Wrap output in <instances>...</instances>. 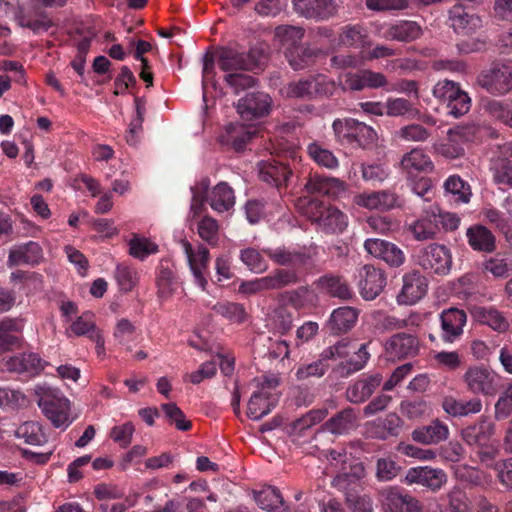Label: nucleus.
Wrapping results in <instances>:
<instances>
[{
    "label": "nucleus",
    "mask_w": 512,
    "mask_h": 512,
    "mask_svg": "<svg viewBox=\"0 0 512 512\" xmlns=\"http://www.w3.org/2000/svg\"><path fill=\"white\" fill-rule=\"evenodd\" d=\"M384 512H424L422 503L400 487H390L381 492Z\"/></svg>",
    "instance_id": "13"
},
{
    "label": "nucleus",
    "mask_w": 512,
    "mask_h": 512,
    "mask_svg": "<svg viewBox=\"0 0 512 512\" xmlns=\"http://www.w3.org/2000/svg\"><path fill=\"white\" fill-rule=\"evenodd\" d=\"M269 46L263 42L250 47L247 52L232 47L217 49V63L225 72L253 71L263 69L268 59Z\"/></svg>",
    "instance_id": "1"
},
{
    "label": "nucleus",
    "mask_w": 512,
    "mask_h": 512,
    "mask_svg": "<svg viewBox=\"0 0 512 512\" xmlns=\"http://www.w3.org/2000/svg\"><path fill=\"white\" fill-rule=\"evenodd\" d=\"M214 311L231 323L242 324L247 321L249 314L244 304L237 302H218L213 307Z\"/></svg>",
    "instance_id": "51"
},
{
    "label": "nucleus",
    "mask_w": 512,
    "mask_h": 512,
    "mask_svg": "<svg viewBox=\"0 0 512 512\" xmlns=\"http://www.w3.org/2000/svg\"><path fill=\"white\" fill-rule=\"evenodd\" d=\"M327 414L328 410L326 408L312 409L300 418L293 421L292 430L294 433L302 435L305 430L324 420Z\"/></svg>",
    "instance_id": "59"
},
{
    "label": "nucleus",
    "mask_w": 512,
    "mask_h": 512,
    "mask_svg": "<svg viewBox=\"0 0 512 512\" xmlns=\"http://www.w3.org/2000/svg\"><path fill=\"white\" fill-rule=\"evenodd\" d=\"M402 280L403 286L397 297L399 303L415 304L427 293L428 281L419 271L405 273Z\"/></svg>",
    "instance_id": "23"
},
{
    "label": "nucleus",
    "mask_w": 512,
    "mask_h": 512,
    "mask_svg": "<svg viewBox=\"0 0 512 512\" xmlns=\"http://www.w3.org/2000/svg\"><path fill=\"white\" fill-rule=\"evenodd\" d=\"M358 277L360 294L365 300L375 299L386 285L384 272L370 264L361 267Z\"/></svg>",
    "instance_id": "21"
},
{
    "label": "nucleus",
    "mask_w": 512,
    "mask_h": 512,
    "mask_svg": "<svg viewBox=\"0 0 512 512\" xmlns=\"http://www.w3.org/2000/svg\"><path fill=\"white\" fill-rule=\"evenodd\" d=\"M479 85L494 96L504 95L512 90V63H497L478 77Z\"/></svg>",
    "instance_id": "11"
},
{
    "label": "nucleus",
    "mask_w": 512,
    "mask_h": 512,
    "mask_svg": "<svg viewBox=\"0 0 512 512\" xmlns=\"http://www.w3.org/2000/svg\"><path fill=\"white\" fill-rule=\"evenodd\" d=\"M338 43L342 46L360 49L361 53L372 45L367 29L361 24H347L340 28Z\"/></svg>",
    "instance_id": "31"
},
{
    "label": "nucleus",
    "mask_w": 512,
    "mask_h": 512,
    "mask_svg": "<svg viewBox=\"0 0 512 512\" xmlns=\"http://www.w3.org/2000/svg\"><path fill=\"white\" fill-rule=\"evenodd\" d=\"M448 436V426L439 419H434L429 425L418 427L411 433V437L415 442L424 445L438 444L445 441Z\"/></svg>",
    "instance_id": "35"
},
{
    "label": "nucleus",
    "mask_w": 512,
    "mask_h": 512,
    "mask_svg": "<svg viewBox=\"0 0 512 512\" xmlns=\"http://www.w3.org/2000/svg\"><path fill=\"white\" fill-rule=\"evenodd\" d=\"M275 37L285 47H294L301 44L304 37V29L291 25H280L275 29Z\"/></svg>",
    "instance_id": "58"
},
{
    "label": "nucleus",
    "mask_w": 512,
    "mask_h": 512,
    "mask_svg": "<svg viewBox=\"0 0 512 512\" xmlns=\"http://www.w3.org/2000/svg\"><path fill=\"white\" fill-rule=\"evenodd\" d=\"M477 318L480 323L489 326L498 333H505L509 330L508 319L495 307H482L477 311Z\"/></svg>",
    "instance_id": "50"
},
{
    "label": "nucleus",
    "mask_w": 512,
    "mask_h": 512,
    "mask_svg": "<svg viewBox=\"0 0 512 512\" xmlns=\"http://www.w3.org/2000/svg\"><path fill=\"white\" fill-rule=\"evenodd\" d=\"M332 129L336 142L353 149H367L377 139V133L371 126L353 118L335 119Z\"/></svg>",
    "instance_id": "3"
},
{
    "label": "nucleus",
    "mask_w": 512,
    "mask_h": 512,
    "mask_svg": "<svg viewBox=\"0 0 512 512\" xmlns=\"http://www.w3.org/2000/svg\"><path fill=\"white\" fill-rule=\"evenodd\" d=\"M256 128L240 123H230L220 136L223 145L233 148L236 152L245 149L247 143L256 135Z\"/></svg>",
    "instance_id": "30"
},
{
    "label": "nucleus",
    "mask_w": 512,
    "mask_h": 512,
    "mask_svg": "<svg viewBox=\"0 0 512 512\" xmlns=\"http://www.w3.org/2000/svg\"><path fill=\"white\" fill-rule=\"evenodd\" d=\"M494 432L495 425L486 418L481 417L477 423L463 428L461 430V437L467 445L476 448L490 442Z\"/></svg>",
    "instance_id": "33"
},
{
    "label": "nucleus",
    "mask_w": 512,
    "mask_h": 512,
    "mask_svg": "<svg viewBox=\"0 0 512 512\" xmlns=\"http://www.w3.org/2000/svg\"><path fill=\"white\" fill-rule=\"evenodd\" d=\"M512 414V383L500 393L498 400L494 405V417L497 421H502Z\"/></svg>",
    "instance_id": "63"
},
{
    "label": "nucleus",
    "mask_w": 512,
    "mask_h": 512,
    "mask_svg": "<svg viewBox=\"0 0 512 512\" xmlns=\"http://www.w3.org/2000/svg\"><path fill=\"white\" fill-rule=\"evenodd\" d=\"M364 250L376 259L385 262L390 268H399L406 261L404 251L395 243L380 238H367Z\"/></svg>",
    "instance_id": "12"
},
{
    "label": "nucleus",
    "mask_w": 512,
    "mask_h": 512,
    "mask_svg": "<svg viewBox=\"0 0 512 512\" xmlns=\"http://www.w3.org/2000/svg\"><path fill=\"white\" fill-rule=\"evenodd\" d=\"M93 314L83 313L72 324L71 330L77 336H88L95 344L98 354L104 352L105 341L102 334L96 329Z\"/></svg>",
    "instance_id": "42"
},
{
    "label": "nucleus",
    "mask_w": 512,
    "mask_h": 512,
    "mask_svg": "<svg viewBox=\"0 0 512 512\" xmlns=\"http://www.w3.org/2000/svg\"><path fill=\"white\" fill-rule=\"evenodd\" d=\"M467 314L464 310L451 307L440 313V338L444 343L458 341L464 333Z\"/></svg>",
    "instance_id": "14"
},
{
    "label": "nucleus",
    "mask_w": 512,
    "mask_h": 512,
    "mask_svg": "<svg viewBox=\"0 0 512 512\" xmlns=\"http://www.w3.org/2000/svg\"><path fill=\"white\" fill-rule=\"evenodd\" d=\"M276 406V398L265 388L253 392L247 405V416L260 420Z\"/></svg>",
    "instance_id": "41"
},
{
    "label": "nucleus",
    "mask_w": 512,
    "mask_h": 512,
    "mask_svg": "<svg viewBox=\"0 0 512 512\" xmlns=\"http://www.w3.org/2000/svg\"><path fill=\"white\" fill-rule=\"evenodd\" d=\"M38 406L55 428L65 430L76 417H71V402L63 394L47 392L40 397Z\"/></svg>",
    "instance_id": "8"
},
{
    "label": "nucleus",
    "mask_w": 512,
    "mask_h": 512,
    "mask_svg": "<svg viewBox=\"0 0 512 512\" xmlns=\"http://www.w3.org/2000/svg\"><path fill=\"white\" fill-rule=\"evenodd\" d=\"M262 252L276 265L287 267L276 270L294 271L297 276L296 284L300 282L301 275L311 265V255L305 249H292L290 247L264 248Z\"/></svg>",
    "instance_id": "7"
},
{
    "label": "nucleus",
    "mask_w": 512,
    "mask_h": 512,
    "mask_svg": "<svg viewBox=\"0 0 512 512\" xmlns=\"http://www.w3.org/2000/svg\"><path fill=\"white\" fill-rule=\"evenodd\" d=\"M422 34L420 25L415 21L402 20L391 25L385 32L387 39L400 42H411Z\"/></svg>",
    "instance_id": "45"
},
{
    "label": "nucleus",
    "mask_w": 512,
    "mask_h": 512,
    "mask_svg": "<svg viewBox=\"0 0 512 512\" xmlns=\"http://www.w3.org/2000/svg\"><path fill=\"white\" fill-rule=\"evenodd\" d=\"M307 153L309 157L319 166L333 170L338 168L339 161L332 151L325 148L317 141H313L307 145Z\"/></svg>",
    "instance_id": "54"
},
{
    "label": "nucleus",
    "mask_w": 512,
    "mask_h": 512,
    "mask_svg": "<svg viewBox=\"0 0 512 512\" xmlns=\"http://www.w3.org/2000/svg\"><path fill=\"white\" fill-rule=\"evenodd\" d=\"M403 424V420L396 413H389L384 418H380L375 422L377 428L376 437L382 440H386L389 437H397L402 431Z\"/></svg>",
    "instance_id": "53"
},
{
    "label": "nucleus",
    "mask_w": 512,
    "mask_h": 512,
    "mask_svg": "<svg viewBox=\"0 0 512 512\" xmlns=\"http://www.w3.org/2000/svg\"><path fill=\"white\" fill-rule=\"evenodd\" d=\"M385 351L393 361L414 357L419 351V341L412 334L397 333L386 342Z\"/></svg>",
    "instance_id": "24"
},
{
    "label": "nucleus",
    "mask_w": 512,
    "mask_h": 512,
    "mask_svg": "<svg viewBox=\"0 0 512 512\" xmlns=\"http://www.w3.org/2000/svg\"><path fill=\"white\" fill-rule=\"evenodd\" d=\"M444 189L447 193L455 196V200L468 203L472 192L470 185L458 175L449 176L444 182Z\"/></svg>",
    "instance_id": "56"
},
{
    "label": "nucleus",
    "mask_w": 512,
    "mask_h": 512,
    "mask_svg": "<svg viewBox=\"0 0 512 512\" xmlns=\"http://www.w3.org/2000/svg\"><path fill=\"white\" fill-rule=\"evenodd\" d=\"M469 392L474 395L494 397L502 388L501 377L484 365H472L462 377Z\"/></svg>",
    "instance_id": "5"
},
{
    "label": "nucleus",
    "mask_w": 512,
    "mask_h": 512,
    "mask_svg": "<svg viewBox=\"0 0 512 512\" xmlns=\"http://www.w3.org/2000/svg\"><path fill=\"white\" fill-rule=\"evenodd\" d=\"M43 259V250L39 243L29 241L27 243L14 246L8 255V266L15 267L20 265L34 266Z\"/></svg>",
    "instance_id": "28"
},
{
    "label": "nucleus",
    "mask_w": 512,
    "mask_h": 512,
    "mask_svg": "<svg viewBox=\"0 0 512 512\" xmlns=\"http://www.w3.org/2000/svg\"><path fill=\"white\" fill-rule=\"evenodd\" d=\"M438 206H431L429 210H425L424 214L412 221L407 231L412 235L413 239L419 242L434 240L439 232Z\"/></svg>",
    "instance_id": "22"
},
{
    "label": "nucleus",
    "mask_w": 512,
    "mask_h": 512,
    "mask_svg": "<svg viewBox=\"0 0 512 512\" xmlns=\"http://www.w3.org/2000/svg\"><path fill=\"white\" fill-rule=\"evenodd\" d=\"M24 320L5 317L0 320V350H10L21 342Z\"/></svg>",
    "instance_id": "38"
},
{
    "label": "nucleus",
    "mask_w": 512,
    "mask_h": 512,
    "mask_svg": "<svg viewBox=\"0 0 512 512\" xmlns=\"http://www.w3.org/2000/svg\"><path fill=\"white\" fill-rule=\"evenodd\" d=\"M493 181L501 190L512 189V161L507 157L493 159L490 164Z\"/></svg>",
    "instance_id": "49"
},
{
    "label": "nucleus",
    "mask_w": 512,
    "mask_h": 512,
    "mask_svg": "<svg viewBox=\"0 0 512 512\" xmlns=\"http://www.w3.org/2000/svg\"><path fill=\"white\" fill-rule=\"evenodd\" d=\"M180 282L173 264L168 259H162L156 269L157 297L161 301L170 299L177 290Z\"/></svg>",
    "instance_id": "26"
},
{
    "label": "nucleus",
    "mask_w": 512,
    "mask_h": 512,
    "mask_svg": "<svg viewBox=\"0 0 512 512\" xmlns=\"http://www.w3.org/2000/svg\"><path fill=\"white\" fill-rule=\"evenodd\" d=\"M209 204L218 213L229 211L235 205L234 190L226 182L218 183L211 192Z\"/></svg>",
    "instance_id": "46"
},
{
    "label": "nucleus",
    "mask_w": 512,
    "mask_h": 512,
    "mask_svg": "<svg viewBox=\"0 0 512 512\" xmlns=\"http://www.w3.org/2000/svg\"><path fill=\"white\" fill-rule=\"evenodd\" d=\"M297 276L294 271L273 270L264 277L243 281L238 288L239 293L254 295L270 290H281L296 284Z\"/></svg>",
    "instance_id": "9"
},
{
    "label": "nucleus",
    "mask_w": 512,
    "mask_h": 512,
    "mask_svg": "<svg viewBox=\"0 0 512 512\" xmlns=\"http://www.w3.org/2000/svg\"><path fill=\"white\" fill-rule=\"evenodd\" d=\"M487 223L503 234L505 240L512 246V221L497 208L489 207L482 210Z\"/></svg>",
    "instance_id": "48"
},
{
    "label": "nucleus",
    "mask_w": 512,
    "mask_h": 512,
    "mask_svg": "<svg viewBox=\"0 0 512 512\" xmlns=\"http://www.w3.org/2000/svg\"><path fill=\"white\" fill-rule=\"evenodd\" d=\"M318 286L329 296L341 300H349L353 297V291L347 281L339 275L326 274L318 279Z\"/></svg>",
    "instance_id": "44"
},
{
    "label": "nucleus",
    "mask_w": 512,
    "mask_h": 512,
    "mask_svg": "<svg viewBox=\"0 0 512 512\" xmlns=\"http://www.w3.org/2000/svg\"><path fill=\"white\" fill-rule=\"evenodd\" d=\"M401 169L408 175L412 176L414 173H429L434 169V164L428 154L420 148H414L405 153L400 161Z\"/></svg>",
    "instance_id": "40"
},
{
    "label": "nucleus",
    "mask_w": 512,
    "mask_h": 512,
    "mask_svg": "<svg viewBox=\"0 0 512 512\" xmlns=\"http://www.w3.org/2000/svg\"><path fill=\"white\" fill-rule=\"evenodd\" d=\"M16 437L24 439L30 445H43L48 441L43 427L36 421H26L22 423L16 430Z\"/></svg>",
    "instance_id": "52"
},
{
    "label": "nucleus",
    "mask_w": 512,
    "mask_h": 512,
    "mask_svg": "<svg viewBox=\"0 0 512 512\" xmlns=\"http://www.w3.org/2000/svg\"><path fill=\"white\" fill-rule=\"evenodd\" d=\"M272 107V99L265 92H250L239 99L237 111L247 121L267 116Z\"/></svg>",
    "instance_id": "18"
},
{
    "label": "nucleus",
    "mask_w": 512,
    "mask_h": 512,
    "mask_svg": "<svg viewBox=\"0 0 512 512\" xmlns=\"http://www.w3.org/2000/svg\"><path fill=\"white\" fill-rule=\"evenodd\" d=\"M330 368V361L324 359V354L321 352L319 358L309 364H302L296 370V378L298 380H306L310 377L320 378Z\"/></svg>",
    "instance_id": "55"
},
{
    "label": "nucleus",
    "mask_w": 512,
    "mask_h": 512,
    "mask_svg": "<svg viewBox=\"0 0 512 512\" xmlns=\"http://www.w3.org/2000/svg\"><path fill=\"white\" fill-rule=\"evenodd\" d=\"M240 259L254 273H263L268 269V262L262 253L253 247L242 249Z\"/></svg>",
    "instance_id": "60"
},
{
    "label": "nucleus",
    "mask_w": 512,
    "mask_h": 512,
    "mask_svg": "<svg viewBox=\"0 0 512 512\" xmlns=\"http://www.w3.org/2000/svg\"><path fill=\"white\" fill-rule=\"evenodd\" d=\"M115 279L121 291L129 292L138 283V272L134 267L121 263L116 266Z\"/></svg>",
    "instance_id": "61"
},
{
    "label": "nucleus",
    "mask_w": 512,
    "mask_h": 512,
    "mask_svg": "<svg viewBox=\"0 0 512 512\" xmlns=\"http://www.w3.org/2000/svg\"><path fill=\"white\" fill-rule=\"evenodd\" d=\"M358 316V310L350 306L334 309L328 321L331 333L340 335L350 331L355 326Z\"/></svg>",
    "instance_id": "39"
},
{
    "label": "nucleus",
    "mask_w": 512,
    "mask_h": 512,
    "mask_svg": "<svg viewBox=\"0 0 512 512\" xmlns=\"http://www.w3.org/2000/svg\"><path fill=\"white\" fill-rule=\"evenodd\" d=\"M382 382L383 376L380 373L362 374L346 388V400L357 405L365 403L381 386Z\"/></svg>",
    "instance_id": "17"
},
{
    "label": "nucleus",
    "mask_w": 512,
    "mask_h": 512,
    "mask_svg": "<svg viewBox=\"0 0 512 512\" xmlns=\"http://www.w3.org/2000/svg\"><path fill=\"white\" fill-rule=\"evenodd\" d=\"M449 26L459 35H472L483 26L481 17L462 5L449 10Z\"/></svg>",
    "instance_id": "19"
},
{
    "label": "nucleus",
    "mask_w": 512,
    "mask_h": 512,
    "mask_svg": "<svg viewBox=\"0 0 512 512\" xmlns=\"http://www.w3.org/2000/svg\"><path fill=\"white\" fill-rule=\"evenodd\" d=\"M443 411L452 418H464L481 412L483 404L479 397L469 399L446 395L441 402Z\"/></svg>",
    "instance_id": "25"
},
{
    "label": "nucleus",
    "mask_w": 512,
    "mask_h": 512,
    "mask_svg": "<svg viewBox=\"0 0 512 512\" xmlns=\"http://www.w3.org/2000/svg\"><path fill=\"white\" fill-rule=\"evenodd\" d=\"M466 238L471 249L476 252L490 254L497 248L495 235L482 224H474L467 228Z\"/></svg>",
    "instance_id": "32"
},
{
    "label": "nucleus",
    "mask_w": 512,
    "mask_h": 512,
    "mask_svg": "<svg viewBox=\"0 0 512 512\" xmlns=\"http://www.w3.org/2000/svg\"><path fill=\"white\" fill-rule=\"evenodd\" d=\"M464 93L465 91L460 88L458 83L450 80L439 81L433 88L434 97L446 106Z\"/></svg>",
    "instance_id": "57"
},
{
    "label": "nucleus",
    "mask_w": 512,
    "mask_h": 512,
    "mask_svg": "<svg viewBox=\"0 0 512 512\" xmlns=\"http://www.w3.org/2000/svg\"><path fill=\"white\" fill-rule=\"evenodd\" d=\"M470 128L457 126L448 130L447 141L437 148L444 157L456 159L464 154L462 143L469 140Z\"/></svg>",
    "instance_id": "34"
},
{
    "label": "nucleus",
    "mask_w": 512,
    "mask_h": 512,
    "mask_svg": "<svg viewBox=\"0 0 512 512\" xmlns=\"http://www.w3.org/2000/svg\"><path fill=\"white\" fill-rule=\"evenodd\" d=\"M253 499L258 507L266 512H290L281 491L272 485H265L259 490H253Z\"/></svg>",
    "instance_id": "27"
},
{
    "label": "nucleus",
    "mask_w": 512,
    "mask_h": 512,
    "mask_svg": "<svg viewBox=\"0 0 512 512\" xmlns=\"http://www.w3.org/2000/svg\"><path fill=\"white\" fill-rule=\"evenodd\" d=\"M158 252V245L147 238L134 236L129 241V254L137 259L144 260L151 254Z\"/></svg>",
    "instance_id": "62"
},
{
    "label": "nucleus",
    "mask_w": 512,
    "mask_h": 512,
    "mask_svg": "<svg viewBox=\"0 0 512 512\" xmlns=\"http://www.w3.org/2000/svg\"><path fill=\"white\" fill-rule=\"evenodd\" d=\"M296 158V151L289 149L283 159H269L259 163V177L268 185L275 187L280 194L286 192L296 181L293 168L284 159Z\"/></svg>",
    "instance_id": "4"
},
{
    "label": "nucleus",
    "mask_w": 512,
    "mask_h": 512,
    "mask_svg": "<svg viewBox=\"0 0 512 512\" xmlns=\"http://www.w3.org/2000/svg\"><path fill=\"white\" fill-rule=\"evenodd\" d=\"M370 357L367 351V344L363 343L360 345L358 350L355 352V356L347 361H342L336 365L333 369L334 373L341 377L347 378L350 375L362 370Z\"/></svg>",
    "instance_id": "47"
},
{
    "label": "nucleus",
    "mask_w": 512,
    "mask_h": 512,
    "mask_svg": "<svg viewBox=\"0 0 512 512\" xmlns=\"http://www.w3.org/2000/svg\"><path fill=\"white\" fill-rule=\"evenodd\" d=\"M320 55V49L303 44L288 47L285 50V57L294 70H302L315 65Z\"/></svg>",
    "instance_id": "37"
},
{
    "label": "nucleus",
    "mask_w": 512,
    "mask_h": 512,
    "mask_svg": "<svg viewBox=\"0 0 512 512\" xmlns=\"http://www.w3.org/2000/svg\"><path fill=\"white\" fill-rule=\"evenodd\" d=\"M364 467L362 464H355L349 471L338 473L332 480V486L345 494L356 493L360 487V480L364 477Z\"/></svg>",
    "instance_id": "43"
},
{
    "label": "nucleus",
    "mask_w": 512,
    "mask_h": 512,
    "mask_svg": "<svg viewBox=\"0 0 512 512\" xmlns=\"http://www.w3.org/2000/svg\"><path fill=\"white\" fill-rule=\"evenodd\" d=\"M294 9L306 18L325 20L336 12L333 0H292Z\"/></svg>",
    "instance_id": "29"
},
{
    "label": "nucleus",
    "mask_w": 512,
    "mask_h": 512,
    "mask_svg": "<svg viewBox=\"0 0 512 512\" xmlns=\"http://www.w3.org/2000/svg\"><path fill=\"white\" fill-rule=\"evenodd\" d=\"M302 212L317 229L328 233H342L348 226L345 213L332 205H326L318 199H309L302 205Z\"/></svg>",
    "instance_id": "2"
},
{
    "label": "nucleus",
    "mask_w": 512,
    "mask_h": 512,
    "mask_svg": "<svg viewBox=\"0 0 512 512\" xmlns=\"http://www.w3.org/2000/svg\"><path fill=\"white\" fill-rule=\"evenodd\" d=\"M334 90V81L319 73L290 82L285 88V93L289 98L312 100L318 97L331 96Z\"/></svg>",
    "instance_id": "6"
},
{
    "label": "nucleus",
    "mask_w": 512,
    "mask_h": 512,
    "mask_svg": "<svg viewBox=\"0 0 512 512\" xmlns=\"http://www.w3.org/2000/svg\"><path fill=\"white\" fill-rule=\"evenodd\" d=\"M161 409L178 430L189 431L192 428L191 421L186 420L185 414L175 403H164L161 405Z\"/></svg>",
    "instance_id": "64"
},
{
    "label": "nucleus",
    "mask_w": 512,
    "mask_h": 512,
    "mask_svg": "<svg viewBox=\"0 0 512 512\" xmlns=\"http://www.w3.org/2000/svg\"><path fill=\"white\" fill-rule=\"evenodd\" d=\"M47 365L39 354L34 352H23L3 359V369L11 373L23 374L27 377L39 375Z\"/></svg>",
    "instance_id": "16"
},
{
    "label": "nucleus",
    "mask_w": 512,
    "mask_h": 512,
    "mask_svg": "<svg viewBox=\"0 0 512 512\" xmlns=\"http://www.w3.org/2000/svg\"><path fill=\"white\" fill-rule=\"evenodd\" d=\"M304 188L308 194L339 198L345 194L347 185L339 178L315 173L309 176L304 184Z\"/></svg>",
    "instance_id": "20"
},
{
    "label": "nucleus",
    "mask_w": 512,
    "mask_h": 512,
    "mask_svg": "<svg viewBox=\"0 0 512 512\" xmlns=\"http://www.w3.org/2000/svg\"><path fill=\"white\" fill-rule=\"evenodd\" d=\"M416 262L429 273L446 275L451 269L452 256L444 245L432 243L417 251Z\"/></svg>",
    "instance_id": "10"
},
{
    "label": "nucleus",
    "mask_w": 512,
    "mask_h": 512,
    "mask_svg": "<svg viewBox=\"0 0 512 512\" xmlns=\"http://www.w3.org/2000/svg\"><path fill=\"white\" fill-rule=\"evenodd\" d=\"M447 482V474L440 468L431 466H418L408 469L405 475V483L417 484L430 490L439 491Z\"/></svg>",
    "instance_id": "15"
},
{
    "label": "nucleus",
    "mask_w": 512,
    "mask_h": 512,
    "mask_svg": "<svg viewBox=\"0 0 512 512\" xmlns=\"http://www.w3.org/2000/svg\"><path fill=\"white\" fill-rule=\"evenodd\" d=\"M357 420L355 409L346 407L328 419L322 425V429L335 436L347 435L356 427Z\"/></svg>",
    "instance_id": "36"
}]
</instances>
